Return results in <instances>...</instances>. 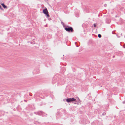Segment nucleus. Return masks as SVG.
Here are the masks:
<instances>
[{
	"mask_svg": "<svg viewBox=\"0 0 125 125\" xmlns=\"http://www.w3.org/2000/svg\"><path fill=\"white\" fill-rule=\"evenodd\" d=\"M98 36V37L99 38H100L101 37V35L100 34H99Z\"/></svg>",
	"mask_w": 125,
	"mask_h": 125,
	"instance_id": "nucleus-5",
	"label": "nucleus"
},
{
	"mask_svg": "<svg viewBox=\"0 0 125 125\" xmlns=\"http://www.w3.org/2000/svg\"><path fill=\"white\" fill-rule=\"evenodd\" d=\"M43 12L44 13L46 14L48 16H49V15H48V12L47 9H46L43 10Z\"/></svg>",
	"mask_w": 125,
	"mask_h": 125,
	"instance_id": "nucleus-3",
	"label": "nucleus"
},
{
	"mask_svg": "<svg viewBox=\"0 0 125 125\" xmlns=\"http://www.w3.org/2000/svg\"><path fill=\"white\" fill-rule=\"evenodd\" d=\"M2 6L4 8H6V7L3 4H2Z\"/></svg>",
	"mask_w": 125,
	"mask_h": 125,
	"instance_id": "nucleus-4",
	"label": "nucleus"
},
{
	"mask_svg": "<svg viewBox=\"0 0 125 125\" xmlns=\"http://www.w3.org/2000/svg\"><path fill=\"white\" fill-rule=\"evenodd\" d=\"M94 27H95V26H96V25H95V24H94Z\"/></svg>",
	"mask_w": 125,
	"mask_h": 125,
	"instance_id": "nucleus-6",
	"label": "nucleus"
},
{
	"mask_svg": "<svg viewBox=\"0 0 125 125\" xmlns=\"http://www.w3.org/2000/svg\"><path fill=\"white\" fill-rule=\"evenodd\" d=\"M75 100V99L74 98H68L66 100V101L67 102H70L71 101H73Z\"/></svg>",
	"mask_w": 125,
	"mask_h": 125,
	"instance_id": "nucleus-1",
	"label": "nucleus"
},
{
	"mask_svg": "<svg viewBox=\"0 0 125 125\" xmlns=\"http://www.w3.org/2000/svg\"><path fill=\"white\" fill-rule=\"evenodd\" d=\"M65 29L66 30V31H73V29L72 28L70 27L68 28H65Z\"/></svg>",
	"mask_w": 125,
	"mask_h": 125,
	"instance_id": "nucleus-2",
	"label": "nucleus"
}]
</instances>
